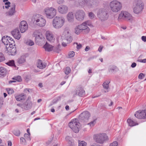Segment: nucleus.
Listing matches in <instances>:
<instances>
[{"mask_svg":"<svg viewBox=\"0 0 146 146\" xmlns=\"http://www.w3.org/2000/svg\"><path fill=\"white\" fill-rule=\"evenodd\" d=\"M65 21V19L64 17L56 16L54 17L52 20V25L55 29H59L63 26Z\"/></svg>","mask_w":146,"mask_h":146,"instance_id":"nucleus-1","label":"nucleus"},{"mask_svg":"<svg viewBox=\"0 0 146 146\" xmlns=\"http://www.w3.org/2000/svg\"><path fill=\"white\" fill-rule=\"evenodd\" d=\"M111 10L113 12L117 13L121 9L122 5L121 3L116 0L111 1L110 3Z\"/></svg>","mask_w":146,"mask_h":146,"instance_id":"nucleus-2","label":"nucleus"},{"mask_svg":"<svg viewBox=\"0 0 146 146\" xmlns=\"http://www.w3.org/2000/svg\"><path fill=\"white\" fill-rule=\"evenodd\" d=\"M33 23L40 27L44 26L46 23L45 20L39 15H37L34 16L33 19Z\"/></svg>","mask_w":146,"mask_h":146,"instance_id":"nucleus-3","label":"nucleus"},{"mask_svg":"<svg viewBox=\"0 0 146 146\" xmlns=\"http://www.w3.org/2000/svg\"><path fill=\"white\" fill-rule=\"evenodd\" d=\"M108 138L106 134L105 133L96 134L93 136L94 140L97 143L100 144L103 143L105 141L108 140Z\"/></svg>","mask_w":146,"mask_h":146,"instance_id":"nucleus-4","label":"nucleus"},{"mask_svg":"<svg viewBox=\"0 0 146 146\" xmlns=\"http://www.w3.org/2000/svg\"><path fill=\"white\" fill-rule=\"evenodd\" d=\"M46 17L49 19L53 18L56 15V10L53 7H47L44 10Z\"/></svg>","mask_w":146,"mask_h":146,"instance_id":"nucleus-5","label":"nucleus"},{"mask_svg":"<svg viewBox=\"0 0 146 146\" xmlns=\"http://www.w3.org/2000/svg\"><path fill=\"white\" fill-rule=\"evenodd\" d=\"M135 6L133 9L134 13L138 14L141 13L143 9V5L141 0H138L135 2Z\"/></svg>","mask_w":146,"mask_h":146,"instance_id":"nucleus-6","label":"nucleus"},{"mask_svg":"<svg viewBox=\"0 0 146 146\" xmlns=\"http://www.w3.org/2000/svg\"><path fill=\"white\" fill-rule=\"evenodd\" d=\"M97 16L102 21H104L107 20L109 16L107 11L103 9L99 10L97 13Z\"/></svg>","mask_w":146,"mask_h":146,"instance_id":"nucleus-7","label":"nucleus"},{"mask_svg":"<svg viewBox=\"0 0 146 146\" xmlns=\"http://www.w3.org/2000/svg\"><path fill=\"white\" fill-rule=\"evenodd\" d=\"M79 123L77 122L76 119H73L69 123V126L73 131L75 133H77L79 131Z\"/></svg>","mask_w":146,"mask_h":146,"instance_id":"nucleus-8","label":"nucleus"},{"mask_svg":"<svg viewBox=\"0 0 146 146\" xmlns=\"http://www.w3.org/2000/svg\"><path fill=\"white\" fill-rule=\"evenodd\" d=\"M33 36L35 38L36 43L44 41L45 40L44 36L38 31H36L33 33Z\"/></svg>","mask_w":146,"mask_h":146,"instance_id":"nucleus-9","label":"nucleus"},{"mask_svg":"<svg viewBox=\"0 0 146 146\" xmlns=\"http://www.w3.org/2000/svg\"><path fill=\"white\" fill-rule=\"evenodd\" d=\"M121 19H123L127 21L130 20L132 19V16L128 12L126 11H122L119 15L118 19L119 20Z\"/></svg>","mask_w":146,"mask_h":146,"instance_id":"nucleus-10","label":"nucleus"},{"mask_svg":"<svg viewBox=\"0 0 146 146\" xmlns=\"http://www.w3.org/2000/svg\"><path fill=\"white\" fill-rule=\"evenodd\" d=\"M90 116V113L88 111H86L83 112L80 115L79 118L82 121L86 122L88 120Z\"/></svg>","mask_w":146,"mask_h":146,"instance_id":"nucleus-11","label":"nucleus"},{"mask_svg":"<svg viewBox=\"0 0 146 146\" xmlns=\"http://www.w3.org/2000/svg\"><path fill=\"white\" fill-rule=\"evenodd\" d=\"M10 55H15L17 52L16 48L15 45V42L13 40L12 38H10Z\"/></svg>","mask_w":146,"mask_h":146,"instance_id":"nucleus-12","label":"nucleus"},{"mask_svg":"<svg viewBox=\"0 0 146 146\" xmlns=\"http://www.w3.org/2000/svg\"><path fill=\"white\" fill-rule=\"evenodd\" d=\"M134 115L139 119L146 118V110H139L136 112Z\"/></svg>","mask_w":146,"mask_h":146,"instance_id":"nucleus-13","label":"nucleus"},{"mask_svg":"<svg viewBox=\"0 0 146 146\" xmlns=\"http://www.w3.org/2000/svg\"><path fill=\"white\" fill-rule=\"evenodd\" d=\"M85 15V13L83 10H78L75 14V17L76 19L78 21L83 20Z\"/></svg>","mask_w":146,"mask_h":146,"instance_id":"nucleus-14","label":"nucleus"},{"mask_svg":"<svg viewBox=\"0 0 146 146\" xmlns=\"http://www.w3.org/2000/svg\"><path fill=\"white\" fill-rule=\"evenodd\" d=\"M28 25L27 22L25 21H22L20 23L19 28L22 33L25 32L28 29Z\"/></svg>","mask_w":146,"mask_h":146,"instance_id":"nucleus-15","label":"nucleus"},{"mask_svg":"<svg viewBox=\"0 0 146 146\" xmlns=\"http://www.w3.org/2000/svg\"><path fill=\"white\" fill-rule=\"evenodd\" d=\"M31 99V97H28L26 101L23 104V109L25 110H28L31 108L32 104Z\"/></svg>","mask_w":146,"mask_h":146,"instance_id":"nucleus-16","label":"nucleus"},{"mask_svg":"<svg viewBox=\"0 0 146 146\" xmlns=\"http://www.w3.org/2000/svg\"><path fill=\"white\" fill-rule=\"evenodd\" d=\"M9 37L6 36H3L2 39L3 42L4 44L7 52H9Z\"/></svg>","mask_w":146,"mask_h":146,"instance_id":"nucleus-17","label":"nucleus"},{"mask_svg":"<svg viewBox=\"0 0 146 146\" xmlns=\"http://www.w3.org/2000/svg\"><path fill=\"white\" fill-rule=\"evenodd\" d=\"M12 35L16 39L19 40L21 37V35L19 29H15L12 31L11 32Z\"/></svg>","mask_w":146,"mask_h":146,"instance_id":"nucleus-18","label":"nucleus"},{"mask_svg":"<svg viewBox=\"0 0 146 146\" xmlns=\"http://www.w3.org/2000/svg\"><path fill=\"white\" fill-rule=\"evenodd\" d=\"M68 7L65 5H62L59 6L58 8V12L62 14H65L68 11Z\"/></svg>","mask_w":146,"mask_h":146,"instance_id":"nucleus-19","label":"nucleus"},{"mask_svg":"<svg viewBox=\"0 0 146 146\" xmlns=\"http://www.w3.org/2000/svg\"><path fill=\"white\" fill-rule=\"evenodd\" d=\"M79 26L82 31L84 33L87 34L90 31L89 28L84 23H83L82 24L79 25Z\"/></svg>","mask_w":146,"mask_h":146,"instance_id":"nucleus-20","label":"nucleus"},{"mask_svg":"<svg viewBox=\"0 0 146 146\" xmlns=\"http://www.w3.org/2000/svg\"><path fill=\"white\" fill-rule=\"evenodd\" d=\"M46 37L48 40L53 42L55 39L52 33L50 31H47L46 33Z\"/></svg>","mask_w":146,"mask_h":146,"instance_id":"nucleus-21","label":"nucleus"},{"mask_svg":"<svg viewBox=\"0 0 146 146\" xmlns=\"http://www.w3.org/2000/svg\"><path fill=\"white\" fill-rule=\"evenodd\" d=\"M15 98L17 101H23L26 99V96L23 93H21L15 96Z\"/></svg>","mask_w":146,"mask_h":146,"instance_id":"nucleus-22","label":"nucleus"},{"mask_svg":"<svg viewBox=\"0 0 146 146\" xmlns=\"http://www.w3.org/2000/svg\"><path fill=\"white\" fill-rule=\"evenodd\" d=\"M76 93V94L82 97L85 94V91L82 88L80 87L77 88Z\"/></svg>","mask_w":146,"mask_h":146,"instance_id":"nucleus-23","label":"nucleus"},{"mask_svg":"<svg viewBox=\"0 0 146 146\" xmlns=\"http://www.w3.org/2000/svg\"><path fill=\"white\" fill-rule=\"evenodd\" d=\"M46 64L42 62L40 60H38L37 62V67L40 69H43L46 67Z\"/></svg>","mask_w":146,"mask_h":146,"instance_id":"nucleus-24","label":"nucleus"},{"mask_svg":"<svg viewBox=\"0 0 146 146\" xmlns=\"http://www.w3.org/2000/svg\"><path fill=\"white\" fill-rule=\"evenodd\" d=\"M10 16H11L14 15L16 12L15 4L13 3L11 5H10Z\"/></svg>","mask_w":146,"mask_h":146,"instance_id":"nucleus-25","label":"nucleus"},{"mask_svg":"<svg viewBox=\"0 0 146 146\" xmlns=\"http://www.w3.org/2000/svg\"><path fill=\"white\" fill-rule=\"evenodd\" d=\"M43 48L45 49L46 51L50 52L53 50V46L46 42Z\"/></svg>","mask_w":146,"mask_h":146,"instance_id":"nucleus-26","label":"nucleus"},{"mask_svg":"<svg viewBox=\"0 0 146 146\" xmlns=\"http://www.w3.org/2000/svg\"><path fill=\"white\" fill-rule=\"evenodd\" d=\"M118 70L117 67L114 65L110 66L108 68L109 72L111 73H115Z\"/></svg>","mask_w":146,"mask_h":146,"instance_id":"nucleus-27","label":"nucleus"},{"mask_svg":"<svg viewBox=\"0 0 146 146\" xmlns=\"http://www.w3.org/2000/svg\"><path fill=\"white\" fill-rule=\"evenodd\" d=\"M127 121L129 125L131 127L133 126L136 125H137L138 124L137 122L134 121L131 119L130 118H129L127 120Z\"/></svg>","mask_w":146,"mask_h":146,"instance_id":"nucleus-28","label":"nucleus"},{"mask_svg":"<svg viewBox=\"0 0 146 146\" xmlns=\"http://www.w3.org/2000/svg\"><path fill=\"white\" fill-rule=\"evenodd\" d=\"M7 71L4 67H0V77H3L6 74Z\"/></svg>","mask_w":146,"mask_h":146,"instance_id":"nucleus-29","label":"nucleus"},{"mask_svg":"<svg viewBox=\"0 0 146 146\" xmlns=\"http://www.w3.org/2000/svg\"><path fill=\"white\" fill-rule=\"evenodd\" d=\"M74 18V16L72 12H70L67 15V19L70 22L73 21Z\"/></svg>","mask_w":146,"mask_h":146,"instance_id":"nucleus-30","label":"nucleus"},{"mask_svg":"<svg viewBox=\"0 0 146 146\" xmlns=\"http://www.w3.org/2000/svg\"><path fill=\"white\" fill-rule=\"evenodd\" d=\"M13 79L15 80H10V84L12 83V82H16V81L19 82H21L22 81V79L21 78V77L19 76H18L17 77L13 78Z\"/></svg>","mask_w":146,"mask_h":146,"instance_id":"nucleus-31","label":"nucleus"},{"mask_svg":"<svg viewBox=\"0 0 146 146\" xmlns=\"http://www.w3.org/2000/svg\"><path fill=\"white\" fill-rule=\"evenodd\" d=\"M70 36H71V34L69 31L68 30H65L64 31L62 36V39L66 38V37H68V36L69 37Z\"/></svg>","mask_w":146,"mask_h":146,"instance_id":"nucleus-32","label":"nucleus"},{"mask_svg":"<svg viewBox=\"0 0 146 146\" xmlns=\"http://www.w3.org/2000/svg\"><path fill=\"white\" fill-rule=\"evenodd\" d=\"M25 57L24 56H21L20 58L17 59V62L20 64H22L25 62Z\"/></svg>","mask_w":146,"mask_h":146,"instance_id":"nucleus-33","label":"nucleus"},{"mask_svg":"<svg viewBox=\"0 0 146 146\" xmlns=\"http://www.w3.org/2000/svg\"><path fill=\"white\" fill-rule=\"evenodd\" d=\"M62 40L63 41H66L67 43H70L72 41V38L71 36H70L69 37H66V38L62 39Z\"/></svg>","mask_w":146,"mask_h":146,"instance_id":"nucleus-34","label":"nucleus"},{"mask_svg":"<svg viewBox=\"0 0 146 146\" xmlns=\"http://www.w3.org/2000/svg\"><path fill=\"white\" fill-rule=\"evenodd\" d=\"M3 1L5 3V5L3 6V9H8L9 7V2L8 0H4Z\"/></svg>","mask_w":146,"mask_h":146,"instance_id":"nucleus-35","label":"nucleus"},{"mask_svg":"<svg viewBox=\"0 0 146 146\" xmlns=\"http://www.w3.org/2000/svg\"><path fill=\"white\" fill-rule=\"evenodd\" d=\"M81 32H82L81 29L79 27V25L76 26L75 29V33L76 34L78 35Z\"/></svg>","mask_w":146,"mask_h":146,"instance_id":"nucleus-36","label":"nucleus"},{"mask_svg":"<svg viewBox=\"0 0 146 146\" xmlns=\"http://www.w3.org/2000/svg\"><path fill=\"white\" fill-rule=\"evenodd\" d=\"M78 146H87V143L85 141H80V140L78 141Z\"/></svg>","mask_w":146,"mask_h":146,"instance_id":"nucleus-37","label":"nucleus"},{"mask_svg":"<svg viewBox=\"0 0 146 146\" xmlns=\"http://www.w3.org/2000/svg\"><path fill=\"white\" fill-rule=\"evenodd\" d=\"M109 83L110 82H104L102 85L104 88L106 90L108 89L109 87Z\"/></svg>","mask_w":146,"mask_h":146,"instance_id":"nucleus-38","label":"nucleus"},{"mask_svg":"<svg viewBox=\"0 0 146 146\" xmlns=\"http://www.w3.org/2000/svg\"><path fill=\"white\" fill-rule=\"evenodd\" d=\"M64 72L66 74L68 75L71 72L70 68L68 67H66L64 69Z\"/></svg>","mask_w":146,"mask_h":146,"instance_id":"nucleus-39","label":"nucleus"},{"mask_svg":"<svg viewBox=\"0 0 146 146\" xmlns=\"http://www.w3.org/2000/svg\"><path fill=\"white\" fill-rule=\"evenodd\" d=\"M10 66L13 67L14 68H16V66L15 64L14 61L13 60H10Z\"/></svg>","mask_w":146,"mask_h":146,"instance_id":"nucleus-40","label":"nucleus"},{"mask_svg":"<svg viewBox=\"0 0 146 146\" xmlns=\"http://www.w3.org/2000/svg\"><path fill=\"white\" fill-rule=\"evenodd\" d=\"M88 16L90 19H93L94 18L95 15L93 13L91 12L89 13Z\"/></svg>","mask_w":146,"mask_h":146,"instance_id":"nucleus-41","label":"nucleus"},{"mask_svg":"<svg viewBox=\"0 0 146 146\" xmlns=\"http://www.w3.org/2000/svg\"><path fill=\"white\" fill-rule=\"evenodd\" d=\"M5 59L4 55L1 53H0V62H2Z\"/></svg>","mask_w":146,"mask_h":146,"instance_id":"nucleus-42","label":"nucleus"},{"mask_svg":"<svg viewBox=\"0 0 146 146\" xmlns=\"http://www.w3.org/2000/svg\"><path fill=\"white\" fill-rule=\"evenodd\" d=\"M75 55V52L73 51H70L68 53V56L70 58H72L74 57Z\"/></svg>","mask_w":146,"mask_h":146,"instance_id":"nucleus-43","label":"nucleus"},{"mask_svg":"<svg viewBox=\"0 0 146 146\" xmlns=\"http://www.w3.org/2000/svg\"><path fill=\"white\" fill-rule=\"evenodd\" d=\"M13 133L15 135L17 136H19L20 134V131L19 130H14Z\"/></svg>","mask_w":146,"mask_h":146,"instance_id":"nucleus-44","label":"nucleus"},{"mask_svg":"<svg viewBox=\"0 0 146 146\" xmlns=\"http://www.w3.org/2000/svg\"><path fill=\"white\" fill-rule=\"evenodd\" d=\"M96 123V120H94L93 121H91L88 124V125H90V127H93Z\"/></svg>","mask_w":146,"mask_h":146,"instance_id":"nucleus-45","label":"nucleus"},{"mask_svg":"<svg viewBox=\"0 0 146 146\" xmlns=\"http://www.w3.org/2000/svg\"><path fill=\"white\" fill-rule=\"evenodd\" d=\"M27 91L29 93H31L33 92V90L31 89L26 88L24 89V92L25 93H27Z\"/></svg>","mask_w":146,"mask_h":146,"instance_id":"nucleus-46","label":"nucleus"},{"mask_svg":"<svg viewBox=\"0 0 146 146\" xmlns=\"http://www.w3.org/2000/svg\"><path fill=\"white\" fill-rule=\"evenodd\" d=\"M27 44L30 46H31L33 45L34 44V42L33 41L30 40L27 42Z\"/></svg>","mask_w":146,"mask_h":146,"instance_id":"nucleus-47","label":"nucleus"},{"mask_svg":"<svg viewBox=\"0 0 146 146\" xmlns=\"http://www.w3.org/2000/svg\"><path fill=\"white\" fill-rule=\"evenodd\" d=\"M30 135L29 134H27V133H25L24 134V137L26 138V139L27 140H30L31 139L30 137Z\"/></svg>","mask_w":146,"mask_h":146,"instance_id":"nucleus-48","label":"nucleus"},{"mask_svg":"<svg viewBox=\"0 0 146 146\" xmlns=\"http://www.w3.org/2000/svg\"><path fill=\"white\" fill-rule=\"evenodd\" d=\"M83 23L87 26L88 25L90 26L92 25L91 22V21H87Z\"/></svg>","mask_w":146,"mask_h":146,"instance_id":"nucleus-49","label":"nucleus"},{"mask_svg":"<svg viewBox=\"0 0 146 146\" xmlns=\"http://www.w3.org/2000/svg\"><path fill=\"white\" fill-rule=\"evenodd\" d=\"M117 142L116 141H115L110 143L109 146H117Z\"/></svg>","mask_w":146,"mask_h":146,"instance_id":"nucleus-50","label":"nucleus"},{"mask_svg":"<svg viewBox=\"0 0 146 146\" xmlns=\"http://www.w3.org/2000/svg\"><path fill=\"white\" fill-rule=\"evenodd\" d=\"M66 41H63V42L62 43V46L64 47H65L67 45V44H69V43H67L66 42Z\"/></svg>","mask_w":146,"mask_h":146,"instance_id":"nucleus-51","label":"nucleus"},{"mask_svg":"<svg viewBox=\"0 0 146 146\" xmlns=\"http://www.w3.org/2000/svg\"><path fill=\"white\" fill-rule=\"evenodd\" d=\"M64 2V0H58L57 3L59 4H61L63 3Z\"/></svg>","mask_w":146,"mask_h":146,"instance_id":"nucleus-52","label":"nucleus"},{"mask_svg":"<svg viewBox=\"0 0 146 146\" xmlns=\"http://www.w3.org/2000/svg\"><path fill=\"white\" fill-rule=\"evenodd\" d=\"M75 44L77 45L76 48L77 49H80L82 47V45L80 44H78V43L76 42Z\"/></svg>","mask_w":146,"mask_h":146,"instance_id":"nucleus-53","label":"nucleus"},{"mask_svg":"<svg viewBox=\"0 0 146 146\" xmlns=\"http://www.w3.org/2000/svg\"><path fill=\"white\" fill-rule=\"evenodd\" d=\"M138 61L140 62L146 63V59L138 60Z\"/></svg>","mask_w":146,"mask_h":146,"instance_id":"nucleus-54","label":"nucleus"},{"mask_svg":"<svg viewBox=\"0 0 146 146\" xmlns=\"http://www.w3.org/2000/svg\"><path fill=\"white\" fill-rule=\"evenodd\" d=\"M144 76H145L143 73H141L139 75L138 78L139 79H142L143 78V77Z\"/></svg>","mask_w":146,"mask_h":146,"instance_id":"nucleus-55","label":"nucleus"},{"mask_svg":"<svg viewBox=\"0 0 146 146\" xmlns=\"http://www.w3.org/2000/svg\"><path fill=\"white\" fill-rule=\"evenodd\" d=\"M20 140V141L21 142H22L23 143H25V141H26L25 139L23 137H22L21 138Z\"/></svg>","mask_w":146,"mask_h":146,"instance_id":"nucleus-56","label":"nucleus"},{"mask_svg":"<svg viewBox=\"0 0 146 146\" xmlns=\"http://www.w3.org/2000/svg\"><path fill=\"white\" fill-rule=\"evenodd\" d=\"M141 39L142 40L145 42L146 41V36H143L141 37Z\"/></svg>","mask_w":146,"mask_h":146,"instance_id":"nucleus-57","label":"nucleus"},{"mask_svg":"<svg viewBox=\"0 0 146 146\" xmlns=\"http://www.w3.org/2000/svg\"><path fill=\"white\" fill-rule=\"evenodd\" d=\"M136 65L137 64L133 62L131 65V67L132 68H134L136 66Z\"/></svg>","mask_w":146,"mask_h":146,"instance_id":"nucleus-58","label":"nucleus"},{"mask_svg":"<svg viewBox=\"0 0 146 146\" xmlns=\"http://www.w3.org/2000/svg\"><path fill=\"white\" fill-rule=\"evenodd\" d=\"M103 48V46H100L99 47V48L98 49V51L100 52H101L102 51V50Z\"/></svg>","mask_w":146,"mask_h":146,"instance_id":"nucleus-59","label":"nucleus"},{"mask_svg":"<svg viewBox=\"0 0 146 146\" xmlns=\"http://www.w3.org/2000/svg\"><path fill=\"white\" fill-rule=\"evenodd\" d=\"M17 106L20 107H21V108L23 109V107H24L23 104H17Z\"/></svg>","mask_w":146,"mask_h":146,"instance_id":"nucleus-60","label":"nucleus"},{"mask_svg":"<svg viewBox=\"0 0 146 146\" xmlns=\"http://www.w3.org/2000/svg\"><path fill=\"white\" fill-rule=\"evenodd\" d=\"M3 104V101L2 100H0V109H1Z\"/></svg>","mask_w":146,"mask_h":146,"instance_id":"nucleus-61","label":"nucleus"},{"mask_svg":"<svg viewBox=\"0 0 146 146\" xmlns=\"http://www.w3.org/2000/svg\"><path fill=\"white\" fill-rule=\"evenodd\" d=\"M90 50V47L88 46H87L86 47V48L85 49V50L86 51H88Z\"/></svg>","mask_w":146,"mask_h":146,"instance_id":"nucleus-62","label":"nucleus"},{"mask_svg":"<svg viewBox=\"0 0 146 146\" xmlns=\"http://www.w3.org/2000/svg\"><path fill=\"white\" fill-rule=\"evenodd\" d=\"M14 92V90L10 88V94H12Z\"/></svg>","mask_w":146,"mask_h":146,"instance_id":"nucleus-63","label":"nucleus"},{"mask_svg":"<svg viewBox=\"0 0 146 146\" xmlns=\"http://www.w3.org/2000/svg\"><path fill=\"white\" fill-rule=\"evenodd\" d=\"M69 107L67 105L65 107V109L67 110H69Z\"/></svg>","mask_w":146,"mask_h":146,"instance_id":"nucleus-64","label":"nucleus"}]
</instances>
